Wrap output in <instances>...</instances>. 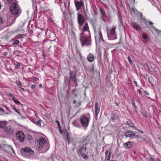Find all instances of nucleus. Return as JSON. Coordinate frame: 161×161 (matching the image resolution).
I'll use <instances>...</instances> for the list:
<instances>
[{
  "label": "nucleus",
  "mask_w": 161,
  "mask_h": 161,
  "mask_svg": "<svg viewBox=\"0 0 161 161\" xmlns=\"http://www.w3.org/2000/svg\"><path fill=\"white\" fill-rule=\"evenodd\" d=\"M131 25L132 27L135 28V29L137 31H140L141 29L137 23L136 22H133L131 24Z\"/></svg>",
  "instance_id": "6ab92c4d"
},
{
  "label": "nucleus",
  "mask_w": 161,
  "mask_h": 161,
  "mask_svg": "<svg viewBox=\"0 0 161 161\" xmlns=\"http://www.w3.org/2000/svg\"><path fill=\"white\" fill-rule=\"evenodd\" d=\"M16 84H17V85L19 87H21V86H22V84L20 82V81H18V82L16 81Z\"/></svg>",
  "instance_id": "473e14b6"
},
{
  "label": "nucleus",
  "mask_w": 161,
  "mask_h": 161,
  "mask_svg": "<svg viewBox=\"0 0 161 161\" xmlns=\"http://www.w3.org/2000/svg\"><path fill=\"white\" fill-rule=\"evenodd\" d=\"M22 65V64L21 63H17L16 64V66H18L19 67H20L21 65Z\"/></svg>",
  "instance_id": "09e8293b"
},
{
  "label": "nucleus",
  "mask_w": 161,
  "mask_h": 161,
  "mask_svg": "<svg viewBox=\"0 0 161 161\" xmlns=\"http://www.w3.org/2000/svg\"><path fill=\"white\" fill-rule=\"evenodd\" d=\"M19 43V41L18 40H16L15 41H14L13 42V44L17 45H18Z\"/></svg>",
  "instance_id": "58836bf2"
},
{
  "label": "nucleus",
  "mask_w": 161,
  "mask_h": 161,
  "mask_svg": "<svg viewBox=\"0 0 161 161\" xmlns=\"http://www.w3.org/2000/svg\"><path fill=\"white\" fill-rule=\"evenodd\" d=\"M142 36L143 38L145 40H147L148 38V37L144 34H142Z\"/></svg>",
  "instance_id": "f704fd0d"
},
{
  "label": "nucleus",
  "mask_w": 161,
  "mask_h": 161,
  "mask_svg": "<svg viewBox=\"0 0 161 161\" xmlns=\"http://www.w3.org/2000/svg\"><path fill=\"white\" fill-rule=\"evenodd\" d=\"M39 87H42V84H40L39 85Z\"/></svg>",
  "instance_id": "338daca9"
},
{
  "label": "nucleus",
  "mask_w": 161,
  "mask_h": 161,
  "mask_svg": "<svg viewBox=\"0 0 161 161\" xmlns=\"http://www.w3.org/2000/svg\"><path fill=\"white\" fill-rule=\"evenodd\" d=\"M99 9L101 14L105 17H106V15L103 9L102 8H100Z\"/></svg>",
  "instance_id": "a878e982"
},
{
  "label": "nucleus",
  "mask_w": 161,
  "mask_h": 161,
  "mask_svg": "<svg viewBox=\"0 0 161 161\" xmlns=\"http://www.w3.org/2000/svg\"><path fill=\"white\" fill-rule=\"evenodd\" d=\"M116 116L115 114L114 113L111 114V119L112 120L114 121V120L116 119Z\"/></svg>",
  "instance_id": "cd10ccee"
},
{
  "label": "nucleus",
  "mask_w": 161,
  "mask_h": 161,
  "mask_svg": "<svg viewBox=\"0 0 161 161\" xmlns=\"http://www.w3.org/2000/svg\"><path fill=\"white\" fill-rule=\"evenodd\" d=\"M3 23V19L2 18L0 17V25Z\"/></svg>",
  "instance_id": "c03bdc74"
},
{
  "label": "nucleus",
  "mask_w": 161,
  "mask_h": 161,
  "mask_svg": "<svg viewBox=\"0 0 161 161\" xmlns=\"http://www.w3.org/2000/svg\"><path fill=\"white\" fill-rule=\"evenodd\" d=\"M3 148L4 150L7 153L12 152L14 151L11 146L7 145H4Z\"/></svg>",
  "instance_id": "f8f14e48"
},
{
  "label": "nucleus",
  "mask_w": 161,
  "mask_h": 161,
  "mask_svg": "<svg viewBox=\"0 0 161 161\" xmlns=\"http://www.w3.org/2000/svg\"><path fill=\"white\" fill-rule=\"evenodd\" d=\"M142 116L145 118H147V112L145 110H143L142 112Z\"/></svg>",
  "instance_id": "c85d7f7f"
},
{
  "label": "nucleus",
  "mask_w": 161,
  "mask_h": 161,
  "mask_svg": "<svg viewBox=\"0 0 161 161\" xmlns=\"http://www.w3.org/2000/svg\"><path fill=\"white\" fill-rule=\"evenodd\" d=\"M37 145L40 149L44 151H47L49 149V144L45 138H41L37 142Z\"/></svg>",
  "instance_id": "f03ea898"
},
{
  "label": "nucleus",
  "mask_w": 161,
  "mask_h": 161,
  "mask_svg": "<svg viewBox=\"0 0 161 161\" xmlns=\"http://www.w3.org/2000/svg\"><path fill=\"white\" fill-rule=\"evenodd\" d=\"M126 123L127 125L129 126L131 128H133L134 130H135L136 129V127L134 126L133 124L132 123L131 121H127L126 122Z\"/></svg>",
  "instance_id": "b1692460"
},
{
  "label": "nucleus",
  "mask_w": 161,
  "mask_h": 161,
  "mask_svg": "<svg viewBox=\"0 0 161 161\" xmlns=\"http://www.w3.org/2000/svg\"><path fill=\"white\" fill-rule=\"evenodd\" d=\"M0 110L3 113H4L5 112V110L3 108H2V107H0Z\"/></svg>",
  "instance_id": "a18cd8bd"
},
{
  "label": "nucleus",
  "mask_w": 161,
  "mask_h": 161,
  "mask_svg": "<svg viewBox=\"0 0 161 161\" xmlns=\"http://www.w3.org/2000/svg\"><path fill=\"white\" fill-rule=\"evenodd\" d=\"M35 87H36V85H33L31 86V88L32 89H34Z\"/></svg>",
  "instance_id": "3c124183"
},
{
  "label": "nucleus",
  "mask_w": 161,
  "mask_h": 161,
  "mask_svg": "<svg viewBox=\"0 0 161 161\" xmlns=\"http://www.w3.org/2000/svg\"><path fill=\"white\" fill-rule=\"evenodd\" d=\"M78 155L81 156L82 157L85 159H86L88 158V157L87 155L85 153H82L79 155Z\"/></svg>",
  "instance_id": "c756f323"
},
{
  "label": "nucleus",
  "mask_w": 161,
  "mask_h": 161,
  "mask_svg": "<svg viewBox=\"0 0 161 161\" xmlns=\"http://www.w3.org/2000/svg\"><path fill=\"white\" fill-rule=\"evenodd\" d=\"M6 123L5 121H2L0 122V128L4 129V128H6Z\"/></svg>",
  "instance_id": "5701e85b"
},
{
  "label": "nucleus",
  "mask_w": 161,
  "mask_h": 161,
  "mask_svg": "<svg viewBox=\"0 0 161 161\" xmlns=\"http://www.w3.org/2000/svg\"><path fill=\"white\" fill-rule=\"evenodd\" d=\"M32 138V136L30 134H28L26 137V140L27 141L30 142Z\"/></svg>",
  "instance_id": "bb28decb"
},
{
  "label": "nucleus",
  "mask_w": 161,
  "mask_h": 161,
  "mask_svg": "<svg viewBox=\"0 0 161 161\" xmlns=\"http://www.w3.org/2000/svg\"><path fill=\"white\" fill-rule=\"evenodd\" d=\"M16 137L20 142H23L25 141V136L23 131H19L16 134Z\"/></svg>",
  "instance_id": "0eeeda50"
},
{
  "label": "nucleus",
  "mask_w": 161,
  "mask_h": 161,
  "mask_svg": "<svg viewBox=\"0 0 161 161\" xmlns=\"http://www.w3.org/2000/svg\"><path fill=\"white\" fill-rule=\"evenodd\" d=\"M76 74L74 71H70L69 78L74 81H76Z\"/></svg>",
  "instance_id": "ddd939ff"
},
{
  "label": "nucleus",
  "mask_w": 161,
  "mask_h": 161,
  "mask_svg": "<svg viewBox=\"0 0 161 161\" xmlns=\"http://www.w3.org/2000/svg\"><path fill=\"white\" fill-rule=\"evenodd\" d=\"M94 68V65H92V68L90 69V71L93 72Z\"/></svg>",
  "instance_id": "a19ab883"
},
{
  "label": "nucleus",
  "mask_w": 161,
  "mask_h": 161,
  "mask_svg": "<svg viewBox=\"0 0 161 161\" xmlns=\"http://www.w3.org/2000/svg\"><path fill=\"white\" fill-rule=\"evenodd\" d=\"M10 10L11 14L16 15H19L21 11L19 5L15 3H13L10 6Z\"/></svg>",
  "instance_id": "7ed1b4c3"
},
{
  "label": "nucleus",
  "mask_w": 161,
  "mask_h": 161,
  "mask_svg": "<svg viewBox=\"0 0 161 161\" xmlns=\"http://www.w3.org/2000/svg\"><path fill=\"white\" fill-rule=\"evenodd\" d=\"M133 82L136 85V86H138V85H137V82L136 81V80L133 81Z\"/></svg>",
  "instance_id": "603ef678"
},
{
  "label": "nucleus",
  "mask_w": 161,
  "mask_h": 161,
  "mask_svg": "<svg viewBox=\"0 0 161 161\" xmlns=\"http://www.w3.org/2000/svg\"><path fill=\"white\" fill-rule=\"evenodd\" d=\"M140 15L141 18L144 20L145 22L147 23L148 22V21L147 20L146 18L145 17H142V14L141 13H140Z\"/></svg>",
  "instance_id": "2f4dec72"
},
{
  "label": "nucleus",
  "mask_w": 161,
  "mask_h": 161,
  "mask_svg": "<svg viewBox=\"0 0 161 161\" xmlns=\"http://www.w3.org/2000/svg\"><path fill=\"white\" fill-rule=\"evenodd\" d=\"M149 161H154L153 158L152 157H150L149 159Z\"/></svg>",
  "instance_id": "bf43d9fd"
},
{
  "label": "nucleus",
  "mask_w": 161,
  "mask_h": 161,
  "mask_svg": "<svg viewBox=\"0 0 161 161\" xmlns=\"http://www.w3.org/2000/svg\"><path fill=\"white\" fill-rule=\"evenodd\" d=\"M56 122L57 123L58 125V128H60L61 126H60V123H59V121L58 120H56Z\"/></svg>",
  "instance_id": "37998d69"
},
{
  "label": "nucleus",
  "mask_w": 161,
  "mask_h": 161,
  "mask_svg": "<svg viewBox=\"0 0 161 161\" xmlns=\"http://www.w3.org/2000/svg\"><path fill=\"white\" fill-rule=\"evenodd\" d=\"M131 104L133 105L135 108H136V106L135 105V102L133 100H131Z\"/></svg>",
  "instance_id": "c9c22d12"
},
{
  "label": "nucleus",
  "mask_w": 161,
  "mask_h": 161,
  "mask_svg": "<svg viewBox=\"0 0 161 161\" xmlns=\"http://www.w3.org/2000/svg\"><path fill=\"white\" fill-rule=\"evenodd\" d=\"M9 95L12 98V100L14 99V98H15V96H14L11 93H9Z\"/></svg>",
  "instance_id": "ea45409f"
},
{
  "label": "nucleus",
  "mask_w": 161,
  "mask_h": 161,
  "mask_svg": "<svg viewBox=\"0 0 161 161\" xmlns=\"http://www.w3.org/2000/svg\"><path fill=\"white\" fill-rule=\"evenodd\" d=\"M22 155L25 157L30 158L34 154V151L29 147L22 148L20 150Z\"/></svg>",
  "instance_id": "20e7f679"
},
{
  "label": "nucleus",
  "mask_w": 161,
  "mask_h": 161,
  "mask_svg": "<svg viewBox=\"0 0 161 161\" xmlns=\"http://www.w3.org/2000/svg\"><path fill=\"white\" fill-rule=\"evenodd\" d=\"M5 107H6V109L7 110H9V108L8 107H7L6 106H5Z\"/></svg>",
  "instance_id": "69168bd1"
},
{
  "label": "nucleus",
  "mask_w": 161,
  "mask_h": 161,
  "mask_svg": "<svg viewBox=\"0 0 161 161\" xmlns=\"http://www.w3.org/2000/svg\"><path fill=\"white\" fill-rule=\"evenodd\" d=\"M105 42L104 43V42H103V44L105 46V47H108L109 45L110 44H108V43H107L106 41H105Z\"/></svg>",
  "instance_id": "79ce46f5"
},
{
  "label": "nucleus",
  "mask_w": 161,
  "mask_h": 161,
  "mask_svg": "<svg viewBox=\"0 0 161 161\" xmlns=\"http://www.w3.org/2000/svg\"><path fill=\"white\" fill-rule=\"evenodd\" d=\"M138 92H139V95H142V92L140 90V89L138 91Z\"/></svg>",
  "instance_id": "864d4df0"
},
{
  "label": "nucleus",
  "mask_w": 161,
  "mask_h": 161,
  "mask_svg": "<svg viewBox=\"0 0 161 161\" xmlns=\"http://www.w3.org/2000/svg\"><path fill=\"white\" fill-rule=\"evenodd\" d=\"M3 131L8 136H12L15 134L13 128L10 126L6 127Z\"/></svg>",
  "instance_id": "1a4fd4ad"
},
{
  "label": "nucleus",
  "mask_w": 161,
  "mask_h": 161,
  "mask_svg": "<svg viewBox=\"0 0 161 161\" xmlns=\"http://www.w3.org/2000/svg\"><path fill=\"white\" fill-rule=\"evenodd\" d=\"M7 54H8V53L7 52H5L4 53H3V55L4 56H6L7 55Z\"/></svg>",
  "instance_id": "6e6d98bb"
},
{
  "label": "nucleus",
  "mask_w": 161,
  "mask_h": 161,
  "mask_svg": "<svg viewBox=\"0 0 161 161\" xmlns=\"http://www.w3.org/2000/svg\"><path fill=\"white\" fill-rule=\"evenodd\" d=\"M20 88L22 90H23V91H25V90L24 89V88H22L21 87H20Z\"/></svg>",
  "instance_id": "e2e57ef3"
},
{
  "label": "nucleus",
  "mask_w": 161,
  "mask_h": 161,
  "mask_svg": "<svg viewBox=\"0 0 161 161\" xmlns=\"http://www.w3.org/2000/svg\"><path fill=\"white\" fill-rule=\"evenodd\" d=\"M105 155H106L104 161H110V152L109 151L107 150L105 152Z\"/></svg>",
  "instance_id": "dca6fc26"
},
{
  "label": "nucleus",
  "mask_w": 161,
  "mask_h": 161,
  "mask_svg": "<svg viewBox=\"0 0 161 161\" xmlns=\"http://www.w3.org/2000/svg\"><path fill=\"white\" fill-rule=\"evenodd\" d=\"M88 144V142L85 144V146L83 145L79 147V148L77 151L78 155H79L83 153L86 152V145Z\"/></svg>",
  "instance_id": "9d476101"
},
{
  "label": "nucleus",
  "mask_w": 161,
  "mask_h": 161,
  "mask_svg": "<svg viewBox=\"0 0 161 161\" xmlns=\"http://www.w3.org/2000/svg\"><path fill=\"white\" fill-rule=\"evenodd\" d=\"M116 27L113 26L110 31V35L108 34V39L110 40L116 39L117 38L115 33Z\"/></svg>",
  "instance_id": "39448f33"
},
{
  "label": "nucleus",
  "mask_w": 161,
  "mask_h": 161,
  "mask_svg": "<svg viewBox=\"0 0 161 161\" xmlns=\"http://www.w3.org/2000/svg\"><path fill=\"white\" fill-rule=\"evenodd\" d=\"M127 59L130 64H133V61L131 60V58L130 57L128 56L127 58Z\"/></svg>",
  "instance_id": "72a5a7b5"
},
{
  "label": "nucleus",
  "mask_w": 161,
  "mask_h": 161,
  "mask_svg": "<svg viewBox=\"0 0 161 161\" xmlns=\"http://www.w3.org/2000/svg\"><path fill=\"white\" fill-rule=\"evenodd\" d=\"M115 103L116 105V106H119V104H118V103L116 102H115Z\"/></svg>",
  "instance_id": "0e129e2a"
},
{
  "label": "nucleus",
  "mask_w": 161,
  "mask_h": 161,
  "mask_svg": "<svg viewBox=\"0 0 161 161\" xmlns=\"http://www.w3.org/2000/svg\"><path fill=\"white\" fill-rule=\"evenodd\" d=\"M79 122L81 123L82 126L86 129L89 124V119L86 116H82Z\"/></svg>",
  "instance_id": "423d86ee"
},
{
  "label": "nucleus",
  "mask_w": 161,
  "mask_h": 161,
  "mask_svg": "<svg viewBox=\"0 0 161 161\" xmlns=\"http://www.w3.org/2000/svg\"><path fill=\"white\" fill-rule=\"evenodd\" d=\"M125 136L127 137L133 138L134 136V133L132 131H129L125 132Z\"/></svg>",
  "instance_id": "2eb2a0df"
},
{
  "label": "nucleus",
  "mask_w": 161,
  "mask_h": 161,
  "mask_svg": "<svg viewBox=\"0 0 161 161\" xmlns=\"http://www.w3.org/2000/svg\"><path fill=\"white\" fill-rule=\"evenodd\" d=\"M59 132H60L61 134H63V131L62 130H61V128H59Z\"/></svg>",
  "instance_id": "4d7b16f0"
},
{
  "label": "nucleus",
  "mask_w": 161,
  "mask_h": 161,
  "mask_svg": "<svg viewBox=\"0 0 161 161\" xmlns=\"http://www.w3.org/2000/svg\"><path fill=\"white\" fill-rule=\"evenodd\" d=\"M147 22L149 23V25H151V27L156 31L158 34L160 33L161 32V31L158 30L157 28L155 27L153 25V23L152 22H151V21H148Z\"/></svg>",
  "instance_id": "4468645a"
},
{
  "label": "nucleus",
  "mask_w": 161,
  "mask_h": 161,
  "mask_svg": "<svg viewBox=\"0 0 161 161\" xmlns=\"http://www.w3.org/2000/svg\"><path fill=\"white\" fill-rule=\"evenodd\" d=\"M72 124L74 126L76 127L80 128L81 127V126L76 120H74L72 122Z\"/></svg>",
  "instance_id": "4be33fe9"
},
{
  "label": "nucleus",
  "mask_w": 161,
  "mask_h": 161,
  "mask_svg": "<svg viewBox=\"0 0 161 161\" xmlns=\"http://www.w3.org/2000/svg\"><path fill=\"white\" fill-rule=\"evenodd\" d=\"M42 122L41 120H39L37 122V123L38 125H39L40 126H41L42 125Z\"/></svg>",
  "instance_id": "4c0bfd02"
},
{
  "label": "nucleus",
  "mask_w": 161,
  "mask_h": 161,
  "mask_svg": "<svg viewBox=\"0 0 161 161\" xmlns=\"http://www.w3.org/2000/svg\"><path fill=\"white\" fill-rule=\"evenodd\" d=\"M98 32H99V37H100V39L103 42H104V43H105V41H104V40L103 38L102 34V32H101L100 29H99V30L98 31Z\"/></svg>",
  "instance_id": "393cba45"
},
{
  "label": "nucleus",
  "mask_w": 161,
  "mask_h": 161,
  "mask_svg": "<svg viewBox=\"0 0 161 161\" xmlns=\"http://www.w3.org/2000/svg\"><path fill=\"white\" fill-rule=\"evenodd\" d=\"M75 5L76 8V10L77 11L79 10L80 8L84 5V3L83 1H75Z\"/></svg>",
  "instance_id": "9b49d317"
},
{
  "label": "nucleus",
  "mask_w": 161,
  "mask_h": 161,
  "mask_svg": "<svg viewBox=\"0 0 161 161\" xmlns=\"http://www.w3.org/2000/svg\"><path fill=\"white\" fill-rule=\"evenodd\" d=\"M144 92H145V94L147 95H149V93H148V92L147 91H144Z\"/></svg>",
  "instance_id": "5fc2aeb1"
},
{
  "label": "nucleus",
  "mask_w": 161,
  "mask_h": 161,
  "mask_svg": "<svg viewBox=\"0 0 161 161\" xmlns=\"http://www.w3.org/2000/svg\"><path fill=\"white\" fill-rule=\"evenodd\" d=\"M82 30L83 31H88L89 33V35H90V31L89 30V27L87 22H86L85 23L84 25L83 28Z\"/></svg>",
  "instance_id": "a211bd4d"
},
{
  "label": "nucleus",
  "mask_w": 161,
  "mask_h": 161,
  "mask_svg": "<svg viewBox=\"0 0 161 161\" xmlns=\"http://www.w3.org/2000/svg\"><path fill=\"white\" fill-rule=\"evenodd\" d=\"M139 137V135H136L135 134H134V136H133V138H138Z\"/></svg>",
  "instance_id": "de8ad7c7"
},
{
  "label": "nucleus",
  "mask_w": 161,
  "mask_h": 161,
  "mask_svg": "<svg viewBox=\"0 0 161 161\" xmlns=\"http://www.w3.org/2000/svg\"><path fill=\"white\" fill-rule=\"evenodd\" d=\"M12 109L13 110H14L18 114H20L19 112L16 109V108L15 107H12Z\"/></svg>",
  "instance_id": "e433bc0d"
},
{
  "label": "nucleus",
  "mask_w": 161,
  "mask_h": 161,
  "mask_svg": "<svg viewBox=\"0 0 161 161\" xmlns=\"http://www.w3.org/2000/svg\"><path fill=\"white\" fill-rule=\"evenodd\" d=\"M82 140H83L82 142H83L85 141H86V137H83L82 138Z\"/></svg>",
  "instance_id": "49530a36"
},
{
  "label": "nucleus",
  "mask_w": 161,
  "mask_h": 161,
  "mask_svg": "<svg viewBox=\"0 0 161 161\" xmlns=\"http://www.w3.org/2000/svg\"><path fill=\"white\" fill-rule=\"evenodd\" d=\"M24 35H23V34H20V35H18L17 36L18 37V38H20L22 37Z\"/></svg>",
  "instance_id": "8fccbe9b"
},
{
  "label": "nucleus",
  "mask_w": 161,
  "mask_h": 161,
  "mask_svg": "<svg viewBox=\"0 0 161 161\" xmlns=\"http://www.w3.org/2000/svg\"><path fill=\"white\" fill-rule=\"evenodd\" d=\"M32 1L33 4H34V3H36V0H32Z\"/></svg>",
  "instance_id": "680f3d73"
},
{
  "label": "nucleus",
  "mask_w": 161,
  "mask_h": 161,
  "mask_svg": "<svg viewBox=\"0 0 161 161\" xmlns=\"http://www.w3.org/2000/svg\"><path fill=\"white\" fill-rule=\"evenodd\" d=\"M77 22L79 28L82 26L85 23V19L84 16L81 14L78 13L77 14Z\"/></svg>",
  "instance_id": "6e6552de"
},
{
  "label": "nucleus",
  "mask_w": 161,
  "mask_h": 161,
  "mask_svg": "<svg viewBox=\"0 0 161 161\" xmlns=\"http://www.w3.org/2000/svg\"><path fill=\"white\" fill-rule=\"evenodd\" d=\"M49 21H50V22H52L53 21H52V19H51V18H49Z\"/></svg>",
  "instance_id": "774afa93"
},
{
  "label": "nucleus",
  "mask_w": 161,
  "mask_h": 161,
  "mask_svg": "<svg viewBox=\"0 0 161 161\" xmlns=\"http://www.w3.org/2000/svg\"><path fill=\"white\" fill-rule=\"evenodd\" d=\"M7 0V1H8V2H9V3H11L13 1V0Z\"/></svg>",
  "instance_id": "052dcab7"
},
{
  "label": "nucleus",
  "mask_w": 161,
  "mask_h": 161,
  "mask_svg": "<svg viewBox=\"0 0 161 161\" xmlns=\"http://www.w3.org/2000/svg\"><path fill=\"white\" fill-rule=\"evenodd\" d=\"M13 101L17 105H19L21 104V103L18 100H17L16 98L15 97L14 99L13 100Z\"/></svg>",
  "instance_id": "7c9ffc66"
},
{
  "label": "nucleus",
  "mask_w": 161,
  "mask_h": 161,
  "mask_svg": "<svg viewBox=\"0 0 161 161\" xmlns=\"http://www.w3.org/2000/svg\"><path fill=\"white\" fill-rule=\"evenodd\" d=\"M94 58L93 55L91 53H90L87 56L88 60L90 62H92L93 61Z\"/></svg>",
  "instance_id": "aec40b11"
},
{
  "label": "nucleus",
  "mask_w": 161,
  "mask_h": 161,
  "mask_svg": "<svg viewBox=\"0 0 161 161\" xmlns=\"http://www.w3.org/2000/svg\"><path fill=\"white\" fill-rule=\"evenodd\" d=\"M80 39L81 46L82 47L85 45L90 46L92 44L90 35H89L88 36H87L83 33H80Z\"/></svg>",
  "instance_id": "f257e3e1"
},
{
  "label": "nucleus",
  "mask_w": 161,
  "mask_h": 161,
  "mask_svg": "<svg viewBox=\"0 0 161 161\" xmlns=\"http://www.w3.org/2000/svg\"><path fill=\"white\" fill-rule=\"evenodd\" d=\"M132 10H133V11H134V12H135L136 11H137V10L133 8H132Z\"/></svg>",
  "instance_id": "13d9d810"
},
{
  "label": "nucleus",
  "mask_w": 161,
  "mask_h": 161,
  "mask_svg": "<svg viewBox=\"0 0 161 161\" xmlns=\"http://www.w3.org/2000/svg\"><path fill=\"white\" fill-rule=\"evenodd\" d=\"M132 143L131 142L129 141L126 143H125L123 146L126 149H128L130 148L131 147Z\"/></svg>",
  "instance_id": "412c9836"
},
{
  "label": "nucleus",
  "mask_w": 161,
  "mask_h": 161,
  "mask_svg": "<svg viewBox=\"0 0 161 161\" xmlns=\"http://www.w3.org/2000/svg\"><path fill=\"white\" fill-rule=\"evenodd\" d=\"M100 112V108L98 107V105L97 103H95V113L96 116H97L98 114Z\"/></svg>",
  "instance_id": "f3484780"
}]
</instances>
